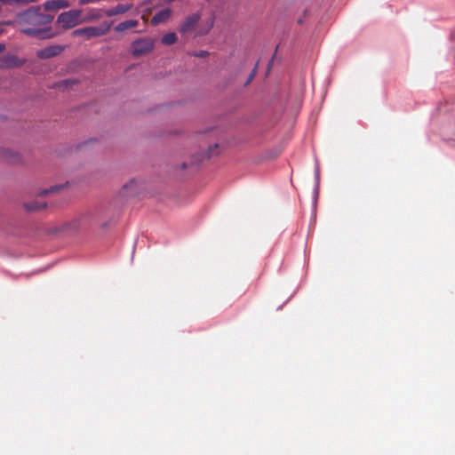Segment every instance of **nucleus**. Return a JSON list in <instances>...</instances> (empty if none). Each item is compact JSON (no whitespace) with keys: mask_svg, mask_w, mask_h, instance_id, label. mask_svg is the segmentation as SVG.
<instances>
[{"mask_svg":"<svg viewBox=\"0 0 455 455\" xmlns=\"http://www.w3.org/2000/svg\"><path fill=\"white\" fill-rule=\"evenodd\" d=\"M110 29V25H100L99 27H85L74 30L73 36H84L85 39H91L106 35Z\"/></svg>","mask_w":455,"mask_h":455,"instance_id":"4","label":"nucleus"},{"mask_svg":"<svg viewBox=\"0 0 455 455\" xmlns=\"http://www.w3.org/2000/svg\"><path fill=\"white\" fill-rule=\"evenodd\" d=\"M298 23H299V24H302V23H303V20H302L301 18H300V19H299V20H298Z\"/></svg>","mask_w":455,"mask_h":455,"instance_id":"31","label":"nucleus"},{"mask_svg":"<svg viewBox=\"0 0 455 455\" xmlns=\"http://www.w3.org/2000/svg\"><path fill=\"white\" fill-rule=\"evenodd\" d=\"M219 147V144H214L213 146H209L207 151L203 153H196L191 157V164H198L205 159H210L214 156L213 151Z\"/></svg>","mask_w":455,"mask_h":455,"instance_id":"10","label":"nucleus"},{"mask_svg":"<svg viewBox=\"0 0 455 455\" xmlns=\"http://www.w3.org/2000/svg\"><path fill=\"white\" fill-rule=\"evenodd\" d=\"M97 0H78V4L80 5H84V4H87L89 3H93V2H96Z\"/></svg>","mask_w":455,"mask_h":455,"instance_id":"22","label":"nucleus"},{"mask_svg":"<svg viewBox=\"0 0 455 455\" xmlns=\"http://www.w3.org/2000/svg\"><path fill=\"white\" fill-rule=\"evenodd\" d=\"M0 2L6 4H11L14 3V0H0Z\"/></svg>","mask_w":455,"mask_h":455,"instance_id":"25","label":"nucleus"},{"mask_svg":"<svg viewBox=\"0 0 455 455\" xmlns=\"http://www.w3.org/2000/svg\"><path fill=\"white\" fill-rule=\"evenodd\" d=\"M79 84H80V80L79 79L72 77V78H68V79H64V80H60V81L55 82L52 85V88H53V89H60L62 91H65L68 88L73 87V86L77 85Z\"/></svg>","mask_w":455,"mask_h":455,"instance_id":"13","label":"nucleus"},{"mask_svg":"<svg viewBox=\"0 0 455 455\" xmlns=\"http://www.w3.org/2000/svg\"><path fill=\"white\" fill-rule=\"evenodd\" d=\"M132 7V4H119L113 8L105 10L104 12L107 17H113V16H116L118 14L125 13L126 12L131 10Z\"/></svg>","mask_w":455,"mask_h":455,"instance_id":"12","label":"nucleus"},{"mask_svg":"<svg viewBox=\"0 0 455 455\" xmlns=\"http://www.w3.org/2000/svg\"><path fill=\"white\" fill-rule=\"evenodd\" d=\"M45 12H57L60 9L68 8L70 4L68 0H48L43 5Z\"/></svg>","mask_w":455,"mask_h":455,"instance_id":"9","label":"nucleus"},{"mask_svg":"<svg viewBox=\"0 0 455 455\" xmlns=\"http://www.w3.org/2000/svg\"><path fill=\"white\" fill-rule=\"evenodd\" d=\"M2 33H3V29H2V28H0V35H1Z\"/></svg>","mask_w":455,"mask_h":455,"instance_id":"33","label":"nucleus"},{"mask_svg":"<svg viewBox=\"0 0 455 455\" xmlns=\"http://www.w3.org/2000/svg\"><path fill=\"white\" fill-rule=\"evenodd\" d=\"M0 157L11 164H17L21 161V156L18 152L4 148H0Z\"/></svg>","mask_w":455,"mask_h":455,"instance_id":"11","label":"nucleus"},{"mask_svg":"<svg viewBox=\"0 0 455 455\" xmlns=\"http://www.w3.org/2000/svg\"><path fill=\"white\" fill-rule=\"evenodd\" d=\"M36 0H14V3H17V4H28L29 3H34L36 2Z\"/></svg>","mask_w":455,"mask_h":455,"instance_id":"21","label":"nucleus"},{"mask_svg":"<svg viewBox=\"0 0 455 455\" xmlns=\"http://www.w3.org/2000/svg\"><path fill=\"white\" fill-rule=\"evenodd\" d=\"M143 189V184L139 182L136 179H132L129 182L125 183L121 190L120 195L122 196H136Z\"/></svg>","mask_w":455,"mask_h":455,"instance_id":"6","label":"nucleus"},{"mask_svg":"<svg viewBox=\"0 0 455 455\" xmlns=\"http://www.w3.org/2000/svg\"><path fill=\"white\" fill-rule=\"evenodd\" d=\"M201 16L198 13H193L186 18L184 22L180 27V32L182 34L192 31L198 21L200 20Z\"/></svg>","mask_w":455,"mask_h":455,"instance_id":"8","label":"nucleus"},{"mask_svg":"<svg viewBox=\"0 0 455 455\" xmlns=\"http://www.w3.org/2000/svg\"><path fill=\"white\" fill-rule=\"evenodd\" d=\"M16 60V57H5L4 60H0V68L3 67H12L13 61Z\"/></svg>","mask_w":455,"mask_h":455,"instance_id":"19","label":"nucleus"},{"mask_svg":"<svg viewBox=\"0 0 455 455\" xmlns=\"http://www.w3.org/2000/svg\"><path fill=\"white\" fill-rule=\"evenodd\" d=\"M274 58H275V55L271 58V60L268 61V64H267V68H271L272 65H273V61H274Z\"/></svg>","mask_w":455,"mask_h":455,"instance_id":"26","label":"nucleus"},{"mask_svg":"<svg viewBox=\"0 0 455 455\" xmlns=\"http://www.w3.org/2000/svg\"><path fill=\"white\" fill-rule=\"evenodd\" d=\"M139 24V21L136 20H128L123 22H120L115 27V31L116 32H124L127 29H131L136 28Z\"/></svg>","mask_w":455,"mask_h":455,"instance_id":"16","label":"nucleus"},{"mask_svg":"<svg viewBox=\"0 0 455 455\" xmlns=\"http://www.w3.org/2000/svg\"><path fill=\"white\" fill-rule=\"evenodd\" d=\"M164 3H166V4H170V3L173 2L174 0H164Z\"/></svg>","mask_w":455,"mask_h":455,"instance_id":"30","label":"nucleus"},{"mask_svg":"<svg viewBox=\"0 0 455 455\" xmlns=\"http://www.w3.org/2000/svg\"><path fill=\"white\" fill-rule=\"evenodd\" d=\"M47 204L45 202L31 201L24 204V208L28 212H40L45 209Z\"/></svg>","mask_w":455,"mask_h":455,"instance_id":"15","label":"nucleus"},{"mask_svg":"<svg viewBox=\"0 0 455 455\" xmlns=\"http://www.w3.org/2000/svg\"><path fill=\"white\" fill-rule=\"evenodd\" d=\"M319 178H320V170H319V167L316 168L315 170V180H316V182H317V187H318V183H319Z\"/></svg>","mask_w":455,"mask_h":455,"instance_id":"23","label":"nucleus"},{"mask_svg":"<svg viewBox=\"0 0 455 455\" xmlns=\"http://www.w3.org/2000/svg\"><path fill=\"white\" fill-rule=\"evenodd\" d=\"M255 72H256V68H254V69L252 70V72L251 73V75L249 76V77H248V80H247L246 84H249V83L251 82V80L253 78V76H254V75H255Z\"/></svg>","mask_w":455,"mask_h":455,"instance_id":"24","label":"nucleus"},{"mask_svg":"<svg viewBox=\"0 0 455 455\" xmlns=\"http://www.w3.org/2000/svg\"><path fill=\"white\" fill-rule=\"evenodd\" d=\"M187 168H188V164H187V163H185V162H184V163H182V164H181V165H180V169H181V170H185V169H187Z\"/></svg>","mask_w":455,"mask_h":455,"instance_id":"28","label":"nucleus"},{"mask_svg":"<svg viewBox=\"0 0 455 455\" xmlns=\"http://www.w3.org/2000/svg\"><path fill=\"white\" fill-rule=\"evenodd\" d=\"M154 49V41L149 37H141L132 43L131 50L133 57L139 58Z\"/></svg>","mask_w":455,"mask_h":455,"instance_id":"5","label":"nucleus"},{"mask_svg":"<svg viewBox=\"0 0 455 455\" xmlns=\"http://www.w3.org/2000/svg\"><path fill=\"white\" fill-rule=\"evenodd\" d=\"M209 52L207 51H199L195 53H193V56L198 57V58H206L209 56Z\"/></svg>","mask_w":455,"mask_h":455,"instance_id":"20","label":"nucleus"},{"mask_svg":"<svg viewBox=\"0 0 455 455\" xmlns=\"http://www.w3.org/2000/svg\"><path fill=\"white\" fill-rule=\"evenodd\" d=\"M53 19V15L42 12L41 5L31 6L15 15V22L22 26L20 32L40 40L50 39L57 36V33L52 32L50 26Z\"/></svg>","mask_w":455,"mask_h":455,"instance_id":"1","label":"nucleus"},{"mask_svg":"<svg viewBox=\"0 0 455 455\" xmlns=\"http://www.w3.org/2000/svg\"><path fill=\"white\" fill-rule=\"evenodd\" d=\"M91 141H95V140H90L84 141L83 144H79V145L77 146V148H80L83 145H85V144H87V143H89V142H91Z\"/></svg>","mask_w":455,"mask_h":455,"instance_id":"27","label":"nucleus"},{"mask_svg":"<svg viewBox=\"0 0 455 455\" xmlns=\"http://www.w3.org/2000/svg\"><path fill=\"white\" fill-rule=\"evenodd\" d=\"M63 50H64V47L61 45H57V44L50 45V46L44 47V48L37 51L36 56H37V58L42 59V60L51 59V58L60 55Z\"/></svg>","mask_w":455,"mask_h":455,"instance_id":"7","label":"nucleus"},{"mask_svg":"<svg viewBox=\"0 0 455 455\" xmlns=\"http://www.w3.org/2000/svg\"><path fill=\"white\" fill-rule=\"evenodd\" d=\"M69 225L72 227V228L78 229L94 225H100L101 228H105L107 227L108 223L101 221L100 212L95 210L82 214L80 218L75 220Z\"/></svg>","mask_w":455,"mask_h":455,"instance_id":"2","label":"nucleus"},{"mask_svg":"<svg viewBox=\"0 0 455 455\" xmlns=\"http://www.w3.org/2000/svg\"><path fill=\"white\" fill-rule=\"evenodd\" d=\"M213 26V21L211 22L209 29Z\"/></svg>","mask_w":455,"mask_h":455,"instance_id":"32","label":"nucleus"},{"mask_svg":"<svg viewBox=\"0 0 455 455\" xmlns=\"http://www.w3.org/2000/svg\"><path fill=\"white\" fill-rule=\"evenodd\" d=\"M64 187H65V185H54L49 188L41 190L40 192H38L37 195L39 196H45L51 193H55L57 191H60V189L64 188Z\"/></svg>","mask_w":455,"mask_h":455,"instance_id":"18","label":"nucleus"},{"mask_svg":"<svg viewBox=\"0 0 455 455\" xmlns=\"http://www.w3.org/2000/svg\"><path fill=\"white\" fill-rule=\"evenodd\" d=\"M5 49V45L4 44H0V53L3 52Z\"/></svg>","mask_w":455,"mask_h":455,"instance_id":"29","label":"nucleus"},{"mask_svg":"<svg viewBox=\"0 0 455 455\" xmlns=\"http://www.w3.org/2000/svg\"><path fill=\"white\" fill-rule=\"evenodd\" d=\"M177 41V35L174 32H169L162 37V44L165 45H172Z\"/></svg>","mask_w":455,"mask_h":455,"instance_id":"17","label":"nucleus"},{"mask_svg":"<svg viewBox=\"0 0 455 455\" xmlns=\"http://www.w3.org/2000/svg\"><path fill=\"white\" fill-rule=\"evenodd\" d=\"M82 10H70L61 12L57 18V23L60 24L62 28L67 30L75 28L82 23Z\"/></svg>","mask_w":455,"mask_h":455,"instance_id":"3","label":"nucleus"},{"mask_svg":"<svg viewBox=\"0 0 455 455\" xmlns=\"http://www.w3.org/2000/svg\"><path fill=\"white\" fill-rule=\"evenodd\" d=\"M172 11L169 8L161 10L160 12H156L151 19V24L152 25H158L160 23H164L166 20H169L171 17Z\"/></svg>","mask_w":455,"mask_h":455,"instance_id":"14","label":"nucleus"}]
</instances>
